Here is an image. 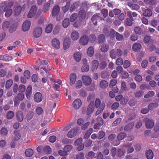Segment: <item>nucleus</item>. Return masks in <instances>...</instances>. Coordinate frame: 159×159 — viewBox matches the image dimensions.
<instances>
[{
    "mask_svg": "<svg viewBox=\"0 0 159 159\" xmlns=\"http://www.w3.org/2000/svg\"><path fill=\"white\" fill-rule=\"evenodd\" d=\"M42 31V29L41 27H36L34 29L33 35L36 38H39L41 35Z\"/></svg>",
    "mask_w": 159,
    "mask_h": 159,
    "instance_id": "obj_5",
    "label": "nucleus"
},
{
    "mask_svg": "<svg viewBox=\"0 0 159 159\" xmlns=\"http://www.w3.org/2000/svg\"><path fill=\"white\" fill-rule=\"evenodd\" d=\"M105 135V133L103 131H100L98 134V139L99 140L102 139L104 137Z\"/></svg>",
    "mask_w": 159,
    "mask_h": 159,
    "instance_id": "obj_56",
    "label": "nucleus"
},
{
    "mask_svg": "<svg viewBox=\"0 0 159 159\" xmlns=\"http://www.w3.org/2000/svg\"><path fill=\"white\" fill-rule=\"evenodd\" d=\"M127 15L128 17L125 20V25L128 26H130L133 25V21L134 19L131 16L130 12L127 13Z\"/></svg>",
    "mask_w": 159,
    "mask_h": 159,
    "instance_id": "obj_3",
    "label": "nucleus"
},
{
    "mask_svg": "<svg viewBox=\"0 0 159 159\" xmlns=\"http://www.w3.org/2000/svg\"><path fill=\"white\" fill-rule=\"evenodd\" d=\"M128 6L132 10L137 11L139 9L140 7L138 4L133 3L132 2L128 3Z\"/></svg>",
    "mask_w": 159,
    "mask_h": 159,
    "instance_id": "obj_19",
    "label": "nucleus"
},
{
    "mask_svg": "<svg viewBox=\"0 0 159 159\" xmlns=\"http://www.w3.org/2000/svg\"><path fill=\"white\" fill-rule=\"evenodd\" d=\"M70 5V2H67L66 5L62 7V10L64 13H66L68 11Z\"/></svg>",
    "mask_w": 159,
    "mask_h": 159,
    "instance_id": "obj_57",
    "label": "nucleus"
},
{
    "mask_svg": "<svg viewBox=\"0 0 159 159\" xmlns=\"http://www.w3.org/2000/svg\"><path fill=\"white\" fill-rule=\"evenodd\" d=\"M35 112L38 116H40L43 113V108L40 107H38L35 109Z\"/></svg>",
    "mask_w": 159,
    "mask_h": 159,
    "instance_id": "obj_49",
    "label": "nucleus"
},
{
    "mask_svg": "<svg viewBox=\"0 0 159 159\" xmlns=\"http://www.w3.org/2000/svg\"><path fill=\"white\" fill-rule=\"evenodd\" d=\"M155 94L154 92L153 91H150L148 92L147 94L144 96V98H147L149 97H153Z\"/></svg>",
    "mask_w": 159,
    "mask_h": 159,
    "instance_id": "obj_51",
    "label": "nucleus"
},
{
    "mask_svg": "<svg viewBox=\"0 0 159 159\" xmlns=\"http://www.w3.org/2000/svg\"><path fill=\"white\" fill-rule=\"evenodd\" d=\"M52 46L56 49H58L60 48V43L58 39L54 38L52 41Z\"/></svg>",
    "mask_w": 159,
    "mask_h": 159,
    "instance_id": "obj_16",
    "label": "nucleus"
},
{
    "mask_svg": "<svg viewBox=\"0 0 159 159\" xmlns=\"http://www.w3.org/2000/svg\"><path fill=\"white\" fill-rule=\"evenodd\" d=\"M127 136L126 134L124 132L120 133L117 135V139L120 140L124 139Z\"/></svg>",
    "mask_w": 159,
    "mask_h": 159,
    "instance_id": "obj_44",
    "label": "nucleus"
},
{
    "mask_svg": "<svg viewBox=\"0 0 159 159\" xmlns=\"http://www.w3.org/2000/svg\"><path fill=\"white\" fill-rule=\"evenodd\" d=\"M108 12V10L105 8L102 9L101 10V13L104 18H106L107 16Z\"/></svg>",
    "mask_w": 159,
    "mask_h": 159,
    "instance_id": "obj_63",
    "label": "nucleus"
},
{
    "mask_svg": "<svg viewBox=\"0 0 159 159\" xmlns=\"http://www.w3.org/2000/svg\"><path fill=\"white\" fill-rule=\"evenodd\" d=\"M145 155L147 159H152L154 157L153 152L151 149H149L147 151Z\"/></svg>",
    "mask_w": 159,
    "mask_h": 159,
    "instance_id": "obj_23",
    "label": "nucleus"
},
{
    "mask_svg": "<svg viewBox=\"0 0 159 159\" xmlns=\"http://www.w3.org/2000/svg\"><path fill=\"white\" fill-rule=\"evenodd\" d=\"M22 10V7L20 6L19 5L15 7L14 10L15 15L16 16L19 15Z\"/></svg>",
    "mask_w": 159,
    "mask_h": 159,
    "instance_id": "obj_33",
    "label": "nucleus"
},
{
    "mask_svg": "<svg viewBox=\"0 0 159 159\" xmlns=\"http://www.w3.org/2000/svg\"><path fill=\"white\" fill-rule=\"evenodd\" d=\"M74 57V59L77 61L79 62L81 59V55L80 52L75 53Z\"/></svg>",
    "mask_w": 159,
    "mask_h": 159,
    "instance_id": "obj_40",
    "label": "nucleus"
},
{
    "mask_svg": "<svg viewBox=\"0 0 159 159\" xmlns=\"http://www.w3.org/2000/svg\"><path fill=\"white\" fill-rule=\"evenodd\" d=\"M34 100L36 102H40L43 100L42 94L40 92H36L34 95Z\"/></svg>",
    "mask_w": 159,
    "mask_h": 159,
    "instance_id": "obj_9",
    "label": "nucleus"
},
{
    "mask_svg": "<svg viewBox=\"0 0 159 159\" xmlns=\"http://www.w3.org/2000/svg\"><path fill=\"white\" fill-rule=\"evenodd\" d=\"M109 46L107 44H103L102 45L100 48L102 52H106L109 49Z\"/></svg>",
    "mask_w": 159,
    "mask_h": 159,
    "instance_id": "obj_38",
    "label": "nucleus"
},
{
    "mask_svg": "<svg viewBox=\"0 0 159 159\" xmlns=\"http://www.w3.org/2000/svg\"><path fill=\"white\" fill-rule=\"evenodd\" d=\"M91 20L94 25H96L97 24L98 20L97 16V13L94 14L92 17Z\"/></svg>",
    "mask_w": 159,
    "mask_h": 159,
    "instance_id": "obj_58",
    "label": "nucleus"
},
{
    "mask_svg": "<svg viewBox=\"0 0 159 159\" xmlns=\"http://www.w3.org/2000/svg\"><path fill=\"white\" fill-rule=\"evenodd\" d=\"M79 15L80 16L79 19L80 20L82 21L86 17V13L84 10H81L79 13Z\"/></svg>",
    "mask_w": 159,
    "mask_h": 159,
    "instance_id": "obj_27",
    "label": "nucleus"
},
{
    "mask_svg": "<svg viewBox=\"0 0 159 159\" xmlns=\"http://www.w3.org/2000/svg\"><path fill=\"white\" fill-rule=\"evenodd\" d=\"M131 144L130 143L127 145L125 146V147L127 148V152L128 153H131L134 151V148L133 146H131Z\"/></svg>",
    "mask_w": 159,
    "mask_h": 159,
    "instance_id": "obj_46",
    "label": "nucleus"
},
{
    "mask_svg": "<svg viewBox=\"0 0 159 159\" xmlns=\"http://www.w3.org/2000/svg\"><path fill=\"white\" fill-rule=\"evenodd\" d=\"M14 114L13 111H8L6 115L7 118L9 120L12 119L14 116Z\"/></svg>",
    "mask_w": 159,
    "mask_h": 159,
    "instance_id": "obj_52",
    "label": "nucleus"
},
{
    "mask_svg": "<svg viewBox=\"0 0 159 159\" xmlns=\"http://www.w3.org/2000/svg\"><path fill=\"white\" fill-rule=\"evenodd\" d=\"M10 24V22L8 21H6L4 22L2 25L3 30H7L9 27Z\"/></svg>",
    "mask_w": 159,
    "mask_h": 159,
    "instance_id": "obj_48",
    "label": "nucleus"
},
{
    "mask_svg": "<svg viewBox=\"0 0 159 159\" xmlns=\"http://www.w3.org/2000/svg\"><path fill=\"white\" fill-rule=\"evenodd\" d=\"M93 129L92 128H90L84 134V138L85 139H88L90 137L91 133L93 132Z\"/></svg>",
    "mask_w": 159,
    "mask_h": 159,
    "instance_id": "obj_41",
    "label": "nucleus"
},
{
    "mask_svg": "<svg viewBox=\"0 0 159 159\" xmlns=\"http://www.w3.org/2000/svg\"><path fill=\"white\" fill-rule=\"evenodd\" d=\"M134 31L135 33L138 35H141L143 33L142 29L139 26L136 27L134 29Z\"/></svg>",
    "mask_w": 159,
    "mask_h": 159,
    "instance_id": "obj_50",
    "label": "nucleus"
},
{
    "mask_svg": "<svg viewBox=\"0 0 159 159\" xmlns=\"http://www.w3.org/2000/svg\"><path fill=\"white\" fill-rule=\"evenodd\" d=\"M89 66L87 64H84L83 66H82L81 69L82 71L83 72H87L89 70Z\"/></svg>",
    "mask_w": 159,
    "mask_h": 159,
    "instance_id": "obj_64",
    "label": "nucleus"
},
{
    "mask_svg": "<svg viewBox=\"0 0 159 159\" xmlns=\"http://www.w3.org/2000/svg\"><path fill=\"white\" fill-rule=\"evenodd\" d=\"M78 132V130L76 129H71L68 132L67 137L70 138L74 137L76 135Z\"/></svg>",
    "mask_w": 159,
    "mask_h": 159,
    "instance_id": "obj_13",
    "label": "nucleus"
},
{
    "mask_svg": "<svg viewBox=\"0 0 159 159\" xmlns=\"http://www.w3.org/2000/svg\"><path fill=\"white\" fill-rule=\"evenodd\" d=\"M89 38L87 36L83 35L80 39V43L82 45H86L88 43Z\"/></svg>",
    "mask_w": 159,
    "mask_h": 159,
    "instance_id": "obj_15",
    "label": "nucleus"
},
{
    "mask_svg": "<svg viewBox=\"0 0 159 159\" xmlns=\"http://www.w3.org/2000/svg\"><path fill=\"white\" fill-rule=\"evenodd\" d=\"M158 106V104L157 103H151L149 104L148 106V108L149 110L157 108Z\"/></svg>",
    "mask_w": 159,
    "mask_h": 159,
    "instance_id": "obj_43",
    "label": "nucleus"
},
{
    "mask_svg": "<svg viewBox=\"0 0 159 159\" xmlns=\"http://www.w3.org/2000/svg\"><path fill=\"white\" fill-rule=\"evenodd\" d=\"M134 126V124L133 123H129L124 127V130L125 131H130L132 129Z\"/></svg>",
    "mask_w": 159,
    "mask_h": 159,
    "instance_id": "obj_29",
    "label": "nucleus"
},
{
    "mask_svg": "<svg viewBox=\"0 0 159 159\" xmlns=\"http://www.w3.org/2000/svg\"><path fill=\"white\" fill-rule=\"evenodd\" d=\"M123 54L122 51L119 49H112L110 52V56L112 59H115L117 57H120Z\"/></svg>",
    "mask_w": 159,
    "mask_h": 159,
    "instance_id": "obj_1",
    "label": "nucleus"
},
{
    "mask_svg": "<svg viewBox=\"0 0 159 159\" xmlns=\"http://www.w3.org/2000/svg\"><path fill=\"white\" fill-rule=\"evenodd\" d=\"M94 109V103L93 101H91L86 111L87 115H89L93 111Z\"/></svg>",
    "mask_w": 159,
    "mask_h": 159,
    "instance_id": "obj_8",
    "label": "nucleus"
},
{
    "mask_svg": "<svg viewBox=\"0 0 159 159\" xmlns=\"http://www.w3.org/2000/svg\"><path fill=\"white\" fill-rule=\"evenodd\" d=\"M105 107V103L104 102H102L101 103V105L99 107L95 113V115L98 116L99 114L104 109Z\"/></svg>",
    "mask_w": 159,
    "mask_h": 159,
    "instance_id": "obj_21",
    "label": "nucleus"
},
{
    "mask_svg": "<svg viewBox=\"0 0 159 159\" xmlns=\"http://www.w3.org/2000/svg\"><path fill=\"white\" fill-rule=\"evenodd\" d=\"M32 93V87L31 85H29L27 88L25 92L26 96L27 99H30Z\"/></svg>",
    "mask_w": 159,
    "mask_h": 159,
    "instance_id": "obj_17",
    "label": "nucleus"
},
{
    "mask_svg": "<svg viewBox=\"0 0 159 159\" xmlns=\"http://www.w3.org/2000/svg\"><path fill=\"white\" fill-rule=\"evenodd\" d=\"M121 88L123 91H128L125 83L124 81H122L121 83Z\"/></svg>",
    "mask_w": 159,
    "mask_h": 159,
    "instance_id": "obj_62",
    "label": "nucleus"
},
{
    "mask_svg": "<svg viewBox=\"0 0 159 159\" xmlns=\"http://www.w3.org/2000/svg\"><path fill=\"white\" fill-rule=\"evenodd\" d=\"M107 65V63L106 61H102L99 63V69L100 70H104L106 67Z\"/></svg>",
    "mask_w": 159,
    "mask_h": 159,
    "instance_id": "obj_25",
    "label": "nucleus"
},
{
    "mask_svg": "<svg viewBox=\"0 0 159 159\" xmlns=\"http://www.w3.org/2000/svg\"><path fill=\"white\" fill-rule=\"evenodd\" d=\"M98 41L100 44L103 43L105 41V36L103 34H101L98 36Z\"/></svg>",
    "mask_w": 159,
    "mask_h": 159,
    "instance_id": "obj_32",
    "label": "nucleus"
},
{
    "mask_svg": "<svg viewBox=\"0 0 159 159\" xmlns=\"http://www.w3.org/2000/svg\"><path fill=\"white\" fill-rule=\"evenodd\" d=\"M116 38L117 40L120 41H122L124 39L123 35L117 32H116Z\"/></svg>",
    "mask_w": 159,
    "mask_h": 159,
    "instance_id": "obj_53",
    "label": "nucleus"
},
{
    "mask_svg": "<svg viewBox=\"0 0 159 159\" xmlns=\"http://www.w3.org/2000/svg\"><path fill=\"white\" fill-rule=\"evenodd\" d=\"M82 80L84 84L86 86L89 85L92 82V79L90 77L87 75H83Z\"/></svg>",
    "mask_w": 159,
    "mask_h": 159,
    "instance_id": "obj_7",
    "label": "nucleus"
},
{
    "mask_svg": "<svg viewBox=\"0 0 159 159\" xmlns=\"http://www.w3.org/2000/svg\"><path fill=\"white\" fill-rule=\"evenodd\" d=\"M13 81L12 80L10 79L7 80L6 83V87L7 89L9 88L12 85Z\"/></svg>",
    "mask_w": 159,
    "mask_h": 159,
    "instance_id": "obj_61",
    "label": "nucleus"
},
{
    "mask_svg": "<svg viewBox=\"0 0 159 159\" xmlns=\"http://www.w3.org/2000/svg\"><path fill=\"white\" fill-rule=\"evenodd\" d=\"M53 26L52 24H48L45 28V32L47 33H50L52 30Z\"/></svg>",
    "mask_w": 159,
    "mask_h": 159,
    "instance_id": "obj_45",
    "label": "nucleus"
},
{
    "mask_svg": "<svg viewBox=\"0 0 159 159\" xmlns=\"http://www.w3.org/2000/svg\"><path fill=\"white\" fill-rule=\"evenodd\" d=\"M142 48L141 44L139 43H135L132 46L133 50L136 52H138Z\"/></svg>",
    "mask_w": 159,
    "mask_h": 159,
    "instance_id": "obj_26",
    "label": "nucleus"
},
{
    "mask_svg": "<svg viewBox=\"0 0 159 159\" xmlns=\"http://www.w3.org/2000/svg\"><path fill=\"white\" fill-rule=\"evenodd\" d=\"M94 53V48L92 47H89L87 51V53L88 56L91 57L93 56Z\"/></svg>",
    "mask_w": 159,
    "mask_h": 159,
    "instance_id": "obj_39",
    "label": "nucleus"
},
{
    "mask_svg": "<svg viewBox=\"0 0 159 159\" xmlns=\"http://www.w3.org/2000/svg\"><path fill=\"white\" fill-rule=\"evenodd\" d=\"M34 153L33 150L31 148H28L26 149L25 152V154L26 157H31Z\"/></svg>",
    "mask_w": 159,
    "mask_h": 159,
    "instance_id": "obj_28",
    "label": "nucleus"
},
{
    "mask_svg": "<svg viewBox=\"0 0 159 159\" xmlns=\"http://www.w3.org/2000/svg\"><path fill=\"white\" fill-rule=\"evenodd\" d=\"M34 113L31 111H29L26 116V119L28 122L29 121L34 117Z\"/></svg>",
    "mask_w": 159,
    "mask_h": 159,
    "instance_id": "obj_24",
    "label": "nucleus"
},
{
    "mask_svg": "<svg viewBox=\"0 0 159 159\" xmlns=\"http://www.w3.org/2000/svg\"><path fill=\"white\" fill-rule=\"evenodd\" d=\"M144 2L146 5L153 6L156 4V2L155 0H144Z\"/></svg>",
    "mask_w": 159,
    "mask_h": 159,
    "instance_id": "obj_36",
    "label": "nucleus"
},
{
    "mask_svg": "<svg viewBox=\"0 0 159 159\" xmlns=\"http://www.w3.org/2000/svg\"><path fill=\"white\" fill-rule=\"evenodd\" d=\"M43 152L46 154H50L52 152L50 147L48 145L45 146L43 150Z\"/></svg>",
    "mask_w": 159,
    "mask_h": 159,
    "instance_id": "obj_30",
    "label": "nucleus"
},
{
    "mask_svg": "<svg viewBox=\"0 0 159 159\" xmlns=\"http://www.w3.org/2000/svg\"><path fill=\"white\" fill-rule=\"evenodd\" d=\"M14 134L15 135L16 139L18 140L21 137L20 134V131L18 130H16L14 132Z\"/></svg>",
    "mask_w": 159,
    "mask_h": 159,
    "instance_id": "obj_60",
    "label": "nucleus"
},
{
    "mask_svg": "<svg viewBox=\"0 0 159 159\" xmlns=\"http://www.w3.org/2000/svg\"><path fill=\"white\" fill-rule=\"evenodd\" d=\"M3 11L6 12L5 16L6 18L10 17L11 16L13 12L12 9H7L6 11H5L4 8L3 9Z\"/></svg>",
    "mask_w": 159,
    "mask_h": 159,
    "instance_id": "obj_47",
    "label": "nucleus"
},
{
    "mask_svg": "<svg viewBox=\"0 0 159 159\" xmlns=\"http://www.w3.org/2000/svg\"><path fill=\"white\" fill-rule=\"evenodd\" d=\"M99 63L96 60H93L92 62V70L93 71L96 70L99 68Z\"/></svg>",
    "mask_w": 159,
    "mask_h": 159,
    "instance_id": "obj_18",
    "label": "nucleus"
},
{
    "mask_svg": "<svg viewBox=\"0 0 159 159\" xmlns=\"http://www.w3.org/2000/svg\"><path fill=\"white\" fill-rule=\"evenodd\" d=\"M125 155V152L120 148H119L117 150L116 155L120 159L122 158Z\"/></svg>",
    "mask_w": 159,
    "mask_h": 159,
    "instance_id": "obj_31",
    "label": "nucleus"
},
{
    "mask_svg": "<svg viewBox=\"0 0 159 159\" xmlns=\"http://www.w3.org/2000/svg\"><path fill=\"white\" fill-rule=\"evenodd\" d=\"M93 157H96V154L92 151L89 152L87 154V159H92Z\"/></svg>",
    "mask_w": 159,
    "mask_h": 159,
    "instance_id": "obj_35",
    "label": "nucleus"
},
{
    "mask_svg": "<svg viewBox=\"0 0 159 159\" xmlns=\"http://www.w3.org/2000/svg\"><path fill=\"white\" fill-rule=\"evenodd\" d=\"M37 10V7L36 5L33 6L31 8L28 14L27 17L28 18H32L35 15Z\"/></svg>",
    "mask_w": 159,
    "mask_h": 159,
    "instance_id": "obj_6",
    "label": "nucleus"
},
{
    "mask_svg": "<svg viewBox=\"0 0 159 159\" xmlns=\"http://www.w3.org/2000/svg\"><path fill=\"white\" fill-rule=\"evenodd\" d=\"M16 118L17 120L19 122L22 121L24 119L23 112L21 111H18L16 113Z\"/></svg>",
    "mask_w": 159,
    "mask_h": 159,
    "instance_id": "obj_22",
    "label": "nucleus"
},
{
    "mask_svg": "<svg viewBox=\"0 0 159 159\" xmlns=\"http://www.w3.org/2000/svg\"><path fill=\"white\" fill-rule=\"evenodd\" d=\"M108 85V83L105 80H102L100 83V86L101 88L104 89L107 88Z\"/></svg>",
    "mask_w": 159,
    "mask_h": 159,
    "instance_id": "obj_37",
    "label": "nucleus"
},
{
    "mask_svg": "<svg viewBox=\"0 0 159 159\" xmlns=\"http://www.w3.org/2000/svg\"><path fill=\"white\" fill-rule=\"evenodd\" d=\"M30 22L28 20H26L24 22L22 27V30L24 31L28 30L30 27Z\"/></svg>",
    "mask_w": 159,
    "mask_h": 159,
    "instance_id": "obj_11",
    "label": "nucleus"
},
{
    "mask_svg": "<svg viewBox=\"0 0 159 159\" xmlns=\"http://www.w3.org/2000/svg\"><path fill=\"white\" fill-rule=\"evenodd\" d=\"M60 11V8L58 6H54L52 11V16L55 17L58 15Z\"/></svg>",
    "mask_w": 159,
    "mask_h": 159,
    "instance_id": "obj_14",
    "label": "nucleus"
},
{
    "mask_svg": "<svg viewBox=\"0 0 159 159\" xmlns=\"http://www.w3.org/2000/svg\"><path fill=\"white\" fill-rule=\"evenodd\" d=\"M82 105V102L81 100L77 99L74 101L73 103V106L74 108L75 109H79Z\"/></svg>",
    "mask_w": 159,
    "mask_h": 159,
    "instance_id": "obj_12",
    "label": "nucleus"
},
{
    "mask_svg": "<svg viewBox=\"0 0 159 159\" xmlns=\"http://www.w3.org/2000/svg\"><path fill=\"white\" fill-rule=\"evenodd\" d=\"M24 97V94L21 93H19L15 96V99H16L20 101L23 100Z\"/></svg>",
    "mask_w": 159,
    "mask_h": 159,
    "instance_id": "obj_42",
    "label": "nucleus"
},
{
    "mask_svg": "<svg viewBox=\"0 0 159 159\" xmlns=\"http://www.w3.org/2000/svg\"><path fill=\"white\" fill-rule=\"evenodd\" d=\"M141 9L143 12L142 15L143 16L149 17L152 15V12L151 9H146L144 7L142 8Z\"/></svg>",
    "mask_w": 159,
    "mask_h": 159,
    "instance_id": "obj_10",
    "label": "nucleus"
},
{
    "mask_svg": "<svg viewBox=\"0 0 159 159\" xmlns=\"http://www.w3.org/2000/svg\"><path fill=\"white\" fill-rule=\"evenodd\" d=\"M71 38L74 40H77L79 38V34L75 31H73L71 34Z\"/></svg>",
    "mask_w": 159,
    "mask_h": 159,
    "instance_id": "obj_34",
    "label": "nucleus"
},
{
    "mask_svg": "<svg viewBox=\"0 0 159 159\" xmlns=\"http://www.w3.org/2000/svg\"><path fill=\"white\" fill-rule=\"evenodd\" d=\"M70 84L71 85H73L75 83L76 79V75L74 73H71L70 76Z\"/></svg>",
    "mask_w": 159,
    "mask_h": 159,
    "instance_id": "obj_20",
    "label": "nucleus"
},
{
    "mask_svg": "<svg viewBox=\"0 0 159 159\" xmlns=\"http://www.w3.org/2000/svg\"><path fill=\"white\" fill-rule=\"evenodd\" d=\"M143 121L145 123L146 127L148 129H151L154 126V122L152 120L146 117L144 118Z\"/></svg>",
    "mask_w": 159,
    "mask_h": 159,
    "instance_id": "obj_2",
    "label": "nucleus"
},
{
    "mask_svg": "<svg viewBox=\"0 0 159 159\" xmlns=\"http://www.w3.org/2000/svg\"><path fill=\"white\" fill-rule=\"evenodd\" d=\"M1 4L2 5V7L5 6L4 8V11H6L7 9H11V8L13 6L14 2L11 0H9L2 2Z\"/></svg>",
    "mask_w": 159,
    "mask_h": 159,
    "instance_id": "obj_4",
    "label": "nucleus"
},
{
    "mask_svg": "<svg viewBox=\"0 0 159 159\" xmlns=\"http://www.w3.org/2000/svg\"><path fill=\"white\" fill-rule=\"evenodd\" d=\"M78 15L76 13H73L71 16L70 19L71 22L74 21L77 18Z\"/></svg>",
    "mask_w": 159,
    "mask_h": 159,
    "instance_id": "obj_59",
    "label": "nucleus"
},
{
    "mask_svg": "<svg viewBox=\"0 0 159 159\" xmlns=\"http://www.w3.org/2000/svg\"><path fill=\"white\" fill-rule=\"evenodd\" d=\"M144 93V92L142 90H139L134 93V95L136 98H139L141 97Z\"/></svg>",
    "mask_w": 159,
    "mask_h": 159,
    "instance_id": "obj_54",
    "label": "nucleus"
},
{
    "mask_svg": "<svg viewBox=\"0 0 159 159\" xmlns=\"http://www.w3.org/2000/svg\"><path fill=\"white\" fill-rule=\"evenodd\" d=\"M70 24L69 19L67 18H65L63 21L62 25L64 27L67 28Z\"/></svg>",
    "mask_w": 159,
    "mask_h": 159,
    "instance_id": "obj_55",
    "label": "nucleus"
}]
</instances>
